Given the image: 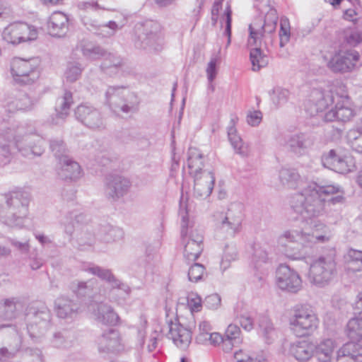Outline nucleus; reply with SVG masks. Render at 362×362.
<instances>
[{
  "label": "nucleus",
  "instance_id": "49530a36",
  "mask_svg": "<svg viewBox=\"0 0 362 362\" xmlns=\"http://www.w3.org/2000/svg\"><path fill=\"white\" fill-rule=\"evenodd\" d=\"M83 54L90 59H97L104 57L107 52L102 47L92 44H86L82 48Z\"/></svg>",
  "mask_w": 362,
  "mask_h": 362
},
{
  "label": "nucleus",
  "instance_id": "20e7f679",
  "mask_svg": "<svg viewBox=\"0 0 362 362\" xmlns=\"http://www.w3.org/2000/svg\"><path fill=\"white\" fill-rule=\"evenodd\" d=\"M0 150L2 154L7 157L11 154L10 144H13L18 152L24 157L33 158L40 156L44 151L42 139L31 133L25 125L13 122L2 127L0 130Z\"/></svg>",
  "mask_w": 362,
  "mask_h": 362
},
{
  "label": "nucleus",
  "instance_id": "052dcab7",
  "mask_svg": "<svg viewBox=\"0 0 362 362\" xmlns=\"http://www.w3.org/2000/svg\"><path fill=\"white\" fill-rule=\"evenodd\" d=\"M339 157L334 150H330L322 156V163L325 168L334 170V165L338 163Z\"/></svg>",
  "mask_w": 362,
  "mask_h": 362
},
{
  "label": "nucleus",
  "instance_id": "a18cd8bd",
  "mask_svg": "<svg viewBox=\"0 0 362 362\" xmlns=\"http://www.w3.org/2000/svg\"><path fill=\"white\" fill-rule=\"evenodd\" d=\"M221 52V49L218 50V54L213 55L209 62L207 64V67L206 69L207 79L210 83V88L212 90H214V86L212 85L213 81L216 78L217 75V66L219 64L220 57L219 54Z\"/></svg>",
  "mask_w": 362,
  "mask_h": 362
},
{
  "label": "nucleus",
  "instance_id": "0eeeda50",
  "mask_svg": "<svg viewBox=\"0 0 362 362\" xmlns=\"http://www.w3.org/2000/svg\"><path fill=\"white\" fill-rule=\"evenodd\" d=\"M135 46L148 52H158L165 45V35L160 25L156 22L148 21L135 25Z\"/></svg>",
  "mask_w": 362,
  "mask_h": 362
},
{
  "label": "nucleus",
  "instance_id": "603ef678",
  "mask_svg": "<svg viewBox=\"0 0 362 362\" xmlns=\"http://www.w3.org/2000/svg\"><path fill=\"white\" fill-rule=\"evenodd\" d=\"M19 362H43L42 352L40 349H28L22 353Z\"/></svg>",
  "mask_w": 362,
  "mask_h": 362
},
{
  "label": "nucleus",
  "instance_id": "dca6fc26",
  "mask_svg": "<svg viewBox=\"0 0 362 362\" xmlns=\"http://www.w3.org/2000/svg\"><path fill=\"white\" fill-rule=\"evenodd\" d=\"M360 55L354 49L340 51L327 62L328 68L335 73H348L358 65Z\"/></svg>",
  "mask_w": 362,
  "mask_h": 362
},
{
  "label": "nucleus",
  "instance_id": "09e8293b",
  "mask_svg": "<svg viewBox=\"0 0 362 362\" xmlns=\"http://www.w3.org/2000/svg\"><path fill=\"white\" fill-rule=\"evenodd\" d=\"M347 139L353 150L362 153V132L360 129L349 130Z\"/></svg>",
  "mask_w": 362,
  "mask_h": 362
},
{
  "label": "nucleus",
  "instance_id": "de8ad7c7",
  "mask_svg": "<svg viewBox=\"0 0 362 362\" xmlns=\"http://www.w3.org/2000/svg\"><path fill=\"white\" fill-rule=\"evenodd\" d=\"M238 256L237 249L235 245H226L223 250V254L221 261V267L226 269L230 262L236 259Z\"/></svg>",
  "mask_w": 362,
  "mask_h": 362
},
{
  "label": "nucleus",
  "instance_id": "473e14b6",
  "mask_svg": "<svg viewBox=\"0 0 362 362\" xmlns=\"http://www.w3.org/2000/svg\"><path fill=\"white\" fill-rule=\"evenodd\" d=\"M73 103L72 93L66 91L62 97L57 99L55 107L56 118L53 119L55 124H60L69 115Z\"/></svg>",
  "mask_w": 362,
  "mask_h": 362
},
{
  "label": "nucleus",
  "instance_id": "1a4fd4ad",
  "mask_svg": "<svg viewBox=\"0 0 362 362\" xmlns=\"http://www.w3.org/2000/svg\"><path fill=\"white\" fill-rule=\"evenodd\" d=\"M243 206L239 202L231 203L225 214L216 223V235L223 238H233L242 228Z\"/></svg>",
  "mask_w": 362,
  "mask_h": 362
},
{
  "label": "nucleus",
  "instance_id": "37998d69",
  "mask_svg": "<svg viewBox=\"0 0 362 362\" xmlns=\"http://www.w3.org/2000/svg\"><path fill=\"white\" fill-rule=\"evenodd\" d=\"M34 101L26 94L21 93L17 98L8 104V110L14 112L15 110H25L32 107Z\"/></svg>",
  "mask_w": 362,
  "mask_h": 362
},
{
  "label": "nucleus",
  "instance_id": "5fc2aeb1",
  "mask_svg": "<svg viewBox=\"0 0 362 362\" xmlns=\"http://www.w3.org/2000/svg\"><path fill=\"white\" fill-rule=\"evenodd\" d=\"M269 261L268 253L261 246L257 245L254 247L252 262L255 267L259 268L262 264H265Z\"/></svg>",
  "mask_w": 362,
  "mask_h": 362
},
{
  "label": "nucleus",
  "instance_id": "e433bc0d",
  "mask_svg": "<svg viewBox=\"0 0 362 362\" xmlns=\"http://www.w3.org/2000/svg\"><path fill=\"white\" fill-rule=\"evenodd\" d=\"M314 346L307 341L291 344V354L298 361H307L313 355Z\"/></svg>",
  "mask_w": 362,
  "mask_h": 362
},
{
  "label": "nucleus",
  "instance_id": "c756f323",
  "mask_svg": "<svg viewBox=\"0 0 362 362\" xmlns=\"http://www.w3.org/2000/svg\"><path fill=\"white\" fill-rule=\"evenodd\" d=\"M337 362H362V350L353 341L346 343L338 351Z\"/></svg>",
  "mask_w": 362,
  "mask_h": 362
},
{
  "label": "nucleus",
  "instance_id": "b1692460",
  "mask_svg": "<svg viewBox=\"0 0 362 362\" xmlns=\"http://www.w3.org/2000/svg\"><path fill=\"white\" fill-rule=\"evenodd\" d=\"M58 175L63 180H75L82 175L79 164L69 156H64L59 161Z\"/></svg>",
  "mask_w": 362,
  "mask_h": 362
},
{
  "label": "nucleus",
  "instance_id": "f257e3e1",
  "mask_svg": "<svg viewBox=\"0 0 362 362\" xmlns=\"http://www.w3.org/2000/svg\"><path fill=\"white\" fill-rule=\"evenodd\" d=\"M344 192L339 186H320L312 183L294 194L290 205L293 211L304 219H310L299 229H287L278 237L277 243L281 253L291 260H303L306 257L305 250L325 243L332 237L329 228L317 220L323 214L326 202L333 204L344 201Z\"/></svg>",
  "mask_w": 362,
  "mask_h": 362
},
{
  "label": "nucleus",
  "instance_id": "cd10ccee",
  "mask_svg": "<svg viewBox=\"0 0 362 362\" xmlns=\"http://www.w3.org/2000/svg\"><path fill=\"white\" fill-rule=\"evenodd\" d=\"M221 339V334L212 332V327L209 322L204 320L200 321L198 327V332L196 336V341L201 344H216Z\"/></svg>",
  "mask_w": 362,
  "mask_h": 362
},
{
  "label": "nucleus",
  "instance_id": "7ed1b4c3",
  "mask_svg": "<svg viewBox=\"0 0 362 362\" xmlns=\"http://www.w3.org/2000/svg\"><path fill=\"white\" fill-rule=\"evenodd\" d=\"M271 0H257L255 6L261 13L267 11L265 18L255 20L249 26L250 36L247 40L249 47L255 46L250 49V59L252 69L258 71L267 66L269 57L261 49L262 42L267 35L275 31L278 20L276 11L270 7Z\"/></svg>",
  "mask_w": 362,
  "mask_h": 362
},
{
  "label": "nucleus",
  "instance_id": "2eb2a0df",
  "mask_svg": "<svg viewBox=\"0 0 362 362\" xmlns=\"http://www.w3.org/2000/svg\"><path fill=\"white\" fill-rule=\"evenodd\" d=\"M1 36L6 42L18 45L35 40L38 36V30L35 26L26 23L15 22L4 29Z\"/></svg>",
  "mask_w": 362,
  "mask_h": 362
},
{
  "label": "nucleus",
  "instance_id": "f03ea898",
  "mask_svg": "<svg viewBox=\"0 0 362 362\" xmlns=\"http://www.w3.org/2000/svg\"><path fill=\"white\" fill-rule=\"evenodd\" d=\"M332 105L334 106L325 115L327 122H346L356 115V111L351 107L347 95L346 87L340 82L331 86L326 92L318 89L313 90L306 104V110L310 115H314Z\"/></svg>",
  "mask_w": 362,
  "mask_h": 362
},
{
  "label": "nucleus",
  "instance_id": "4c0bfd02",
  "mask_svg": "<svg viewBox=\"0 0 362 362\" xmlns=\"http://www.w3.org/2000/svg\"><path fill=\"white\" fill-rule=\"evenodd\" d=\"M228 136L237 153L243 157H247L250 155L248 145L245 144L240 136L238 135L237 130L233 125L228 127Z\"/></svg>",
  "mask_w": 362,
  "mask_h": 362
},
{
  "label": "nucleus",
  "instance_id": "412c9836",
  "mask_svg": "<svg viewBox=\"0 0 362 362\" xmlns=\"http://www.w3.org/2000/svg\"><path fill=\"white\" fill-rule=\"evenodd\" d=\"M131 186L130 181L119 175H110L107 177L105 183V194L114 200L124 196Z\"/></svg>",
  "mask_w": 362,
  "mask_h": 362
},
{
  "label": "nucleus",
  "instance_id": "393cba45",
  "mask_svg": "<svg viewBox=\"0 0 362 362\" xmlns=\"http://www.w3.org/2000/svg\"><path fill=\"white\" fill-rule=\"evenodd\" d=\"M285 142V146L292 153L302 156L313 146V139L308 135L299 134L289 136Z\"/></svg>",
  "mask_w": 362,
  "mask_h": 362
},
{
  "label": "nucleus",
  "instance_id": "4be33fe9",
  "mask_svg": "<svg viewBox=\"0 0 362 362\" xmlns=\"http://www.w3.org/2000/svg\"><path fill=\"white\" fill-rule=\"evenodd\" d=\"M168 337L177 347L182 349L187 348L192 340L191 332L177 320L169 324Z\"/></svg>",
  "mask_w": 362,
  "mask_h": 362
},
{
  "label": "nucleus",
  "instance_id": "8fccbe9b",
  "mask_svg": "<svg viewBox=\"0 0 362 362\" xmlns=\"http://www.w3.org/2000/svg\"><path fill=\"white\" fill-rule=\"evenodd\" d=\"M291 32L289 21L287 18H281L279 31L280 47H284L289 42Z\"/></svg>",
  "mask_w": 362,
  "mask_h": 362
},
{
  "label": "nucleus",
  "instance_id": "58836bf2",
  "mask_svg": "<svg viewBox=\"0 0 362 362\" xmlns=\"http://www.w3.org/2000/svg\"><path fill=\"white\" fill-rule=\"evenodd\" d=\"M98 282L95 279L87 281H74L71 284L72 291L78 296H89L96 299L94 288L98 287Z\"/></svg>",
  "mask_w": 362,
  "mask_h": 362
},
{
  "label": "nucleus",
  "instance_id": "7c9ffc66",
  "mask_svg": "<svg viewBox=\"0 0 362 362\" xmlns=\"http://www.w3.org/2000/svg\"><path fill=\"white\" fill-rule=\"evenodd\" d=\"M55 308L61 318L71 317L79 310L78 305L66 296H60L55 300Z\"/></svg>",
  "mask_w": 362,
  "mask_h": 362
},
{
  "label": "nucleus",
  "instance_id": "aec40b11",
  "mask_svg": "<svg viewBox=\"0 0 362 362\" xmlns=\"http://www.w3.org/2000/svg\"><path fill=\"white\" fill-rule=\"evenodd\" d=\"M194 177V194L197 197H208L214 188L215 178L210 170H204L202 173L196 174Z\"/></svg>",
  "mask_w": 362,
  "mask_h": 362
},
{
  "label": "nucleus",
  "instance_id": "2f4dec72",
  "mask_svg": "<svg viewBox=\"0 0 362 362\" xmlns=\"http://www.w3.org/2000/svg\"><path fill=\"white\" fill-rule=\"evenodd\" d=\"M279 179L283 186L289 189L303 187V182L300 175L293 168H282L279 173Z\"/></svg>",
  "mask_w": 362,
  "mask_h": 362
},
{
  "label": "nucleus",
  "instance_id": "338daca9",
  "mask_svg": "<svg viewBox=\"0 0 362 362\" xmlns=\"http://www.w3.org/2000/svg\"><path fill=\"white\" fill-rule=\"evenodd\" d=\"M262 119V113L259 110H250L247 114V122L252 127L258 126Z\"/></svg>",
  "mask_w": 362,
  "mask_h": 362
},
{
  "label": "nucleus",
  "instance_id": "ea45409f",
  "mask_svg": "<svg viewBox=\"0 0 362 362\" xmlns=\"http://www.w3.org/2000/svg\"><path fill=\"white\" fill-rule=\"evenodd\" d=\"M259 327L261 334L267 344L273 343L278 337L276 329L274 327L270 319L266 316L259 317Z\"/></svg>",
  "mask_w": 362,
  "mask_h": 362
},
{
  "label": "nucleus",
  "instance_id": "680f3d73",
  "mask_svg": "<svg viewBox=\"0 0 362 362\" xmlns=\"http://www.w3.org/2000/svg\"><path fill=\"white\" fill-rule=\"evenodd\" d=\"M50 148L52 151L54 152V156L58 158L59 161L60 158L64 156H68L66 153V148L64 141L61 139H54L51 141Z\"/></svg>",
  "mask_w": 362,
  "mask_h": 362
},
{
  "label": "nucleus",
  "instance_id": "4d7b16f0",
  "mask_svg": "<svg viewBox=\"0 0 362 362\" xmlns=\"http://www.w3.org/2000/svg\"><path fill=\"white\" fill-rule=\"evenodd\" d=\"M204 267L198 263L193 264L189 269L188 277L189 281L197 282L201 280L204 275Z\"/></svg>",
  "mask_w": 362,
  "mask_h": 362
},
{
  "label": "nucleus",
  "instance_id": "3c124183",
  "mask_svg": "<svg viewBox=\"0 0 362 362\" xmlns=\"http://www.w3.org/2000/svg\"><path fill=\"white\" fill-rule=\"evenodd\" d=\"M272 103L276 105H281L286 103L288 98V91L280 87L274 88L270 93Z\"/></svg>",
  "mask_w": 362,
  "mask_h": 362
},
{
  "label": "nucleus",
  "instance_id": "9b49d317",
  "mask_svg": "<svg viewBox=\"0 0 362 362\" xmlns=\"http://www.w3.org/2000/svg\"><path fill=\"white\" fill-rule=\"evenodd\" d=\"M38 66L39 61L36 58L15 57L11 62V73L17 83L29 85L39 78Z\"/></svg>",
  "mask_w": 362,
  "mask_h": 362
},
{
  "label": "nucleus",
  "instance_id": "f704fd0d",
  "mask_svg": "<svg viewBox=\"0 0 362 362\" xmlns=\"http://www.w3.org/2000/svg\"><path fill=\"white\" fill-rule=\"evenodd\" d=\"M52 347L67 349L74 344V340L70 332L66 330L55 332L49 339Z\"/></svg>",
  "mask_w": 362,
  "mask_h": 362
},
{
  "label": "nucleus",
  "instance_id": "bf43d9fd",
  "mask_svg": "<svg viewBox=\"0 0 362 362\" xmlns=\"http://www.w3.org/2000/svg\"><path fill=\"white\" fill-rule=\"evenodd\" d=\"M231 14L232 11L229 6L226 8L225 14L223 16L221 23H225L224 35L228 37L226 47H228L231 42Z\"/></svg>",
  "mask_w": 362,
  "mask_h": 362
},
{
  "label": "nucleus",
  "instance_id": "f3484780",
  "mask_svg": "<svg viewBox=\"0 0 362 362\" xmlns=\"http://www.w3.org/2000/svg\"><path fill=\"white\" fill-rule=\"evenodd\" d=\"M74 115L84 126L90 129L102 130L105 128V120L102 113L88 104H81L74 110Z\"/></svg>",
  "mask_w": 362,
  "mask_h": 362
},
{
  "label": "nucleus",
  "instance_id": "a878e982",
  "mask_svg": "<svg viewBox=\"0 0 362 362\" xmlns=\"http://www.w3.org/2000/svg\"><path fill=\"white\" fill-rule=\"evenodd\" d=\"M90 310L93 312L95 320L102 324L115 325L119 320L118 315L107 303L92 305Z\"/></svg>",
  "mask_w": 362,
  "mask_h": 362
},
{
  "label": "nucleus",
  "instance_id": "864d4df0",
  "mask_svg": "<svg viewBox=\"0 0 362 362\" xmlns=\"http://www.w3.org/2000/svg\"><path fill=\"white\" fill-rule=\"evenodd\" d=\"M83 68L81 64L77 62H70L67 65L65 73L66 80L70 82H74L80 77Z\"/></svg>",
  "mask_w": 362,
  "mask_h": 362
},
{
  "label": "nucleus",
  "instance_id": "423d86ee",
  "mask_svg": "<svg viewBox=\"0 0 362 362\" xmlns=\"http://www.w3.org/2000/svg\"><path fill=\"white\" fill-rule=\"evenodd\" d=\"M181 236L184 244V256L188 261H195L204 249V237L193 221H189L186 206L180 204Z\"/></svg>",
  "mask_w": 362,
  "mask_h": 362
},
{
  "label": "nucleus",
  "instance_id": "79ce46f5",
  "mask_svg": "<svg viewBox=\"0 0 362 362\" xmlns=\"http://www.w3.org/2000/svg\"><path fill=\"white\" fill-rule=\"evenodd\" d=\"M347 334L353 342L362 337V315L351 319L347 324Z\"/></svg>",
  "mask_w": 362,
  "mask_h": 362
},
{
  "label": "nucleus",
  "instance_id": "6ab92c4d",
  "mask_svg": "<svg viewBox=\"0 0 362 362\" xmlns=\"http://www.w3.org/2000/svg\"><path fill=\"white\" fill-rule=\"evenodd\" d=\"M99 353L108 354L122 349V339L119 332L114 329L105 331L97 339Z\"/></svg>",
  "mask_w": 362,
  "mask_h": 362
},
{
  "label": "nucleus",
  "instance_id": "9d476101",
  "mask_svg": "<svg viewBox=\"0 0 362 362\" xmlns=\"http://www.w3.org/2000/svg\"><path fill=\"white\" fill-rule=\"evenodd\" d=\"M337 274V262L333 255L321 256L310 266L308 281L319 288L328 285Z\"/></svg>",
  "mask_w": 362,
  "mask_h": 362
},
{
  "label": "nucleus",
  "instance_id": "69168bd1",
  "mask_svg": "<svg viewBox=\"0 0 362 362\" xmlns=\"http://www.w3.org/2000/svg\"><path fill=\"white\" fill-rule=\"evenodd\" d=\"M235 343H237L236 341L228 339L221 334V339L218 340L217 343L213 344L212 345L214 346H221L224 352L229 353L232 351Z\"/></svg>",
  "mask_w": 362,
  "mask_h": 362
},
{
  "label": "nucleus",
  "instance_id": "f8f14e48",
  "mask_svg": "<svg viewBox=\"0 0 362 362\" xmlns=\"http://www.w3.org/2000/svg\"><path fill=\"white\" fill-rule=\"evenodd\" d=\"M105 98L108 105L115 112L129 113L136 109L138 102L136 95L124 86H109Z\"/></svg>",
  "mask_w": 362,
  "mask_h": 362
},
{
  "label": "nucleus",
  "instance_id": "c9c22d12",
  "mask_svg": "<svg viewBox=\"0 0 362 362\" xmlns=\"http://www.w3.org/2000/svg\"><path fill=\"white\" fill-rule=\"evenodd\" d=\"M187 163L189 174L192 176L196 175V174L202 173L204 170H202V168L204 167L203 156L199 151L196 148H189Z\"/></svg>",
  "mask_w": 362,
  "mask_h": 362
},
{
  "label": "nucleus",
  "instance_id": "a19ab883",
  "mask_svg": "<svg viewBox=\"0 0 362 362\" xmlns=\"http://www.w3.org/2000/svg\"><path fill=\"white\" fill-rule=\"evenodd\" d=\"M123 230L116 226L106 225L100 230V236L101 240L105 243H111L119 240L122 238Z\"/></svg>",
  "mask_w": 362,
  "mask_h": 362
},
{
  "label": "nucleus",
  "instance_id": "5701e85b",
  "mask_svg": "<svg viewBox=\"0 0 362 362\" xmlns=\"http://www.w3.org/2000/svg\"><path fill=\"white\" fill-rule=\"evenodd\" d=\"M69 28L67 16L60 11H55L50 16L47 23V30L49 35L61 37L66 35Z\"/></svg>",
  "mask_w": 362,
  "mask_h": 362
},
{
  "label": "nucleus",
  "instance_id": "39448f33",
  "mask_svg": "<svg viewBox=\"0 0 362 362\" xmlns=\"http://www.w3.org/2000/svg\"><path fill=\"white\" fill-rule=\"evenodd\" d=\"M29 197L26 193L12 192L0 196V220L12 228H21L28 211Z\"/></svg>",
  "mask_w": 362,
  "mask_h": 362
},
{
  "label": "nucleus",
  "instance_id": "72a5a7b5",
  "mask_svg": "<svg viewBox=\"0 0 362 362\" xmlns=\"http://www.w3.org/2000/svg\"><path fill=\"white\" fill-rule=\"evenodd\" d=\"M25 305L24 300L20 297L5 299L3 303L5 317L16 318L23 310Z\"/></svg>",
  "mask_w": 362,
  "mask_h": 362
},
{
  "label": "nucleus",
  "instance_id": "e2e57ef3",
  "mask_svg": "<svg viewBox=\"0 0 362 362\" xmlns=\"http://www.w3.org/2000/svg\"><path fill=\"white\" fill-rule=\"evenodd\" d=\"M348 261L346 263V269H355L354 267V262H358L361 264L362 267V251L351 249L349 250Z\"/></svg>",
  "mask_w": 362,
  "mask_h": 362
},
{
  "label": "nucleus",
  "instance_id": "4468645a",
  "mask_svg": "<svg viewBox=\"0 0 362 362\" xmlns=\"http://www.w3.org/2000/svg\"><path fill=\"white\" fill-rule=\"evenodd\" d=\"M84 271L106 281L107 286L111 287L108 293V298L111 301L120 303L128 295L129 287L116 279L110 270L93 265L84 268Z\"/></svg>",
  "mask_w": 362,
  "mask_h": 362
},
{
  "label": "nucleus",
  "instance_id": "a211bd4d",
  "mask_svg": "<svg viewBox=\"0 0 362 362\" xmlns=\"http://www.w3.org/2000/svg\"><path fill=\"white\" fill-rule=\"evenodd\" d=\"M276 284L283 291L296 293L302 289L299 274L286 264H281L276 271Z\"/></svg>",
  "mask_w": 362,
  "mask_h": 362
},
{
  "label": "nucleus",
  "instance_id": "774afa93",
  "mask_svg": "<svg viewBox=\"0 0 362 362\" xmlns=\"http://www.w3.org/2000/svg\"><path fill=\"white\" fill-rule=\"evenodd\" d=\"M346 40L351 46H356L362 42V32L351 31L346 35Z\"/></svg>",
  "mask_w": 362,
  "mask_h": 362
},
{
  "label": "nucleus",
  "instance_id": "6e6d98bb",
  "mask_svg": "<svg viewBox=\"0 0 362 362\" xmlns=\"http://www.w3.org/2000/svg\"><path fill=\"white\" fill-rule=\"evenodd\" d=\"M104 62L101 64V69L104 71L111 68H118L123 65V60L119 57L107 52L103 57Z\"/></svg>",
  "mask_w": 362,
  "mask_h": 362
},
{
  "label": "nucleus",
  "instance_id": "ddd939ff",
  "mask_svg": "<svg viewBox=\"0 0 362 362\" xmlns=\"http://www.w3.org/2000/svg\"><path fill=\"white\" fill-rule=\"evenodd\" d=\"M292 332L299 337L309 335L318 325V319L315 313L307 308L301 307L294 310L289 320Z\"/></svg>",
  "mask_w": 362,
  "mask_h": 362
},
{
  "label": "nucleus",
  "instance_id": "0e129e2a",
  "mask_svg": "<svg viewBox=\"0 0 362 362\" xmlns=\"http://www.w3.org/2000/svg\"><path fill=\"white\" fill-rule=\"evenodd\" d=\"M187 305L191 312H199L202 308V299L197 293H191L187 296Z\"/></svg>",
  "mask_w": 362,
  "mask_h": 362
},
{
  "label": "nucleus",
  "instance_id": "13d9d810",
  "mask_svg": "<svg viewBox=\"0 0 362 362\" xmlns=\"http://www.w3.org/2000/svg\"><path fill=\"white\" fill-rule=\"evenodd\" d=\"M21 345V339L18 333H16L13 345H9V348H2L0 349V354L7 358L13 357L19 350Z\"/></svg>",
  "mask_w": 362,
  "mask_h": 362
},
{
  "label": "nucleus",
  "instance_id": "c85d7f7f",
  "mask_svg": "<svg viewBox=\"0 0 362 362\" xmlns=\"http://www.w3.org/2000/svg\"><path fill=\"white\" fill-rule=\"evenodd\" d=\"M336 347L337 344L333 339H323L314 346L313 355L320 362H330Z\"/></svg>",
  "mask_w": 362,
  "mask_h": 362
},
{
  "label": "nucleus",
  "instance_id": "bb28decb",
  "mask_svg": "<svg viewBox=\"0 0 362 362\" xmlns=\"http://www.w3.org/2000/svg\"><path fill=\"white\" fill-rule=\"evenodd\" d=\"M84 24L90 31L101 35L103 37H110L114 36L117 30L124 27L125 20L119 23L110 21L107 23L101 25L97 24L95 21L88 20L86 21H84Z\"/></svg>",
  "mask_w": 362,
  "mask_h": 362
},
{
  "label": "nucleus",
  "instance_id": "6e6552de",
  "mask_svg": "<svg viewBox=\"0 0 362 362\" xmlns=\"http://www.w3.org/2000/svg\"><path fill=\"white\" fill-rule=\"evenodd\" d=\"M25 320L30 337L41 341L50 327L51 313L45 304L33 303L26 308Z\"/></svg>",
  "mask_w": 362,
  "mask_h": 362
},
{
  "label": "nucleus",
  "instance_id": "c03bdc74",
  "mask_svg": "<svg viewBox=\"0 0 362 362\" xmlns=\"http://www.w3.org/2000/svg\"><path fill=\"white\" fill-rule=\"evenodd\" d=\"M355 168V162L351 156H340L338 163L334 165V171L339 173H347Z\"/></svg>",
  "mask_w": 362,
  "mask_h": 362
}]
</instances>
